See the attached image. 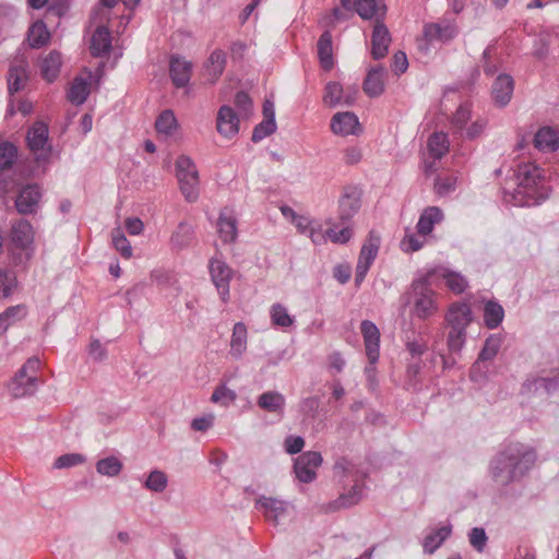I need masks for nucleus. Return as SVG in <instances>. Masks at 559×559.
<instances>
[{"instance_id":"2eb2a0df","label":"nucleus","mask_w":559,"mask_h":559,"mask_svg":"<svg viewBox=\"0 0 559 559\" xmlns=\"http://www.w3.org/2000/svg\"><path fill=\"white\" fill-rule=\"evenodd\" d=\"M513 90L514 81L511 75H498L491 87V96L495 105L498 107L507 106L512 98Z\"/></svg>"},{"instance_id":"49530a36","label":"nucleus","mask_w":559,"mask_h":559,"mask_svg":"<svg viewBox=\"0 0 559 559\" xmlns=\"http://www.w3.org/2000/svg\"><path fill=\"white\" fill-rule=\"evenodd\" d=\"M26 314L23 306L9 307L0 314V334L4 333L11 324L21 320Z\"/></svg>"},{"instance_id":"c03bdc74","label":"nucleus","mask_w":559,"mask_h":559,"mask_svg":"<svg viewBox=\"0 0 559 559\" xmlns=\"http://www.w3.org/2000/svg\"><path fill=\"white\" fill-rule=\"evenodd\" d=\"M177 127L175 114L169 109L162 111L155 121L156 131L166 135H171Z\"/></svg>"},{"instance_id":"864d4df0","label":"nucleus","mask_w":559,"mask_h":559,"mask_svg":"<svg viewBox=\"0 0 559 559\" xmlns=\"http://www.w3.org/2000/svg\"><path fill=\"white\" fill-rule=\"evenodd\" d=\"M237 395L235 391L227 388L225 384L218 385L215 388L211 401L213 403H218L223 406H227L236 400Z\"/></svg>"},{"instance_id":"f704fd0d","label":"nucleus","mask_w":559,"mask_h":559,"mask_svg":"<svg viewBox=\"0 0 559 559\" xmlns=\"http://www.w3.org/2000/svg\"><path fill=\"white\" fill-rule=\"evenodd\" d=\"M48 141V127L37 121L27 132V143L33 152L44 151Z\"/></svg>"},{"instance_id":"4be33fe9","label":"nucleus","mask_w":559,"mask_h":559,"mask_svg":"<svg viewBox=\"0 0 559 559\" xmlns=\"http://www.w3.org/2000/svg\"><path fill=\"white\" fill-rule=\"evenodd\" d=\"M360 209V195L355 188H347L340 200V219L349 221Z\"/></svg>"},{"instance_id":"7ed1b4c3","label":"nucleus","mask_w":559,"mask_h":559,"mask_svg":"<svg viewBox=\"0 0 559 559\" xmlns=\"http://www.w3.org/2000/svg\"><path fill=\"white\" fill-rule=\"evenodd\" d=\"M429 278L426 274L414 280L401 298L404 307L413 305V314L419 320H428L439 312L438 294L431 288Z\"/></svg>"},{"instance_id":"f03ea898","label":"nucleus","mask_w":559,"mask_h":559,"mask_svg":"<svg viewBox=\"0 0 559 559\" xmlns=\"http://www.w3.org/2000/svg\"><path fill=\"white\" fill-rule=\"evenodd\" d=\"M518 180V193L522 194L525 205H538L549 198L551 188L544 169L539 166L532 163L519 165Z\"/></svg>"},{"instance_id":"79ce46f5","label":"nucleus","mask_w":559,"mask_h":559,"mask_svg":"<svg viewBox=\"0 0 559 559\" xmlns=\"http://www.w3.org/2000/svg\"><path fill=\"white\" fill-rule=\"evenodd\" d=\"M123 468V463L115 455L100 459L96 463L98 474L107 477L118 476Z\"/></svg>"},{"instance_id":"8fccbe9b","label":"nucleus","mask_w":559,"mask_h":559,"mask_svg":"<svg viewBox=\"0 0 559 559\" xmlns=\"http://www.w3.org/2000/svg\"><path fill=\"white\" fill-rule=\"evenodd\" d=\"M466 342V331L450 329L447 336L448 350L451 355H459Z\"/></svg>"},{"instance_id":"f257e3e1","label":"nucleus","mask_w":559,"mask_h":559,"mask_svg":"<svg viewBox=\"0 0 559 559\" xmlns=\"http://www.w3.org/2000/svg\"><path fill=\"white\" fill-rule=\"evenodd\" d=\"M536 452L523 443H510L490 463L492 480L499 486L520 480L535 464Z\"/></svg>"},{"instance_id":"ddd939ff","label":"nucleus","mask_w":559,"mask_h":559,"mask_svg":"<svg viewBox=\"0 0 559 559\" xmlns=\"http://www.w3.org/2000/svg\"><path fill=\"white\" fill-rule=\"evenodd\" d=\"M360 332L369 364L374 365L379 359L380 331L372 321L364 320L360 323Z\"/></svg>"},{"instance_id":"13d9d810","label":"nucleus","mask_w":559,"mask_h":559,"mask_svg":"<svg viewBox=\"0 0 559 559\" xmlns=\"http://www.w3.org/2000/svg\"><path fill=\"white\" fill-rule=\"evenodd\" d=\"M326 235L328 239L332 242L344 245L352 239L353 229L349 226H345L340 230H336L334 227H330L326 229Z\"/></svg>"},{"instance_id":"09e8293b","label":"nucleus","mask_w":559,"mask_h":559,"mask_svg":"<svg viewBox=\"0 0 559 559\" xmlns=\"http://www.w3.org/2000/svg\"><path fill=\"white\" fill-rule=\"evenodd\" d=\"M17 157L16 146L8 141L0 142V170L12 167Z\"/></svg>"},{"instance_id":"3c124183","label":"nucleus","mask_w":559,"mask_h":559,"mask_svg":"<svg viewBox=\"0 0 559 559\" xmlns=\"http://www.w3.org/2000/svg\"><path fill=\"white\" fill-rule=\"evenodd\" d=\"M112 243L117 251L124 259L132 257V247L120 228H115L111 233Z\"/></svg>"},{"instance_id":"20e7f679","label":"nucleus","mask_w":559,"mask_h":559,"mask_svg":"<svg viewBox=\"0 0 559 559\" xmlns=\"http://www.w3.org/2000/svg\"><path fill=\"white\" fill-rule=\"evenodd\" d=\"M334 474L338 480L345 483L346 479L354 481L347 493H342L337 500L330 504L331 510L348 508L358 503L362 497V483L365 474L359 471L350 461L342 457L334 464Z\"/></svg>"},{"instance_id":"72a5a7b5","label":"nucleus","mask_w":559,"mask_h":559,"mask_svg":"<svg viewBox=\"0 0 559 559\" xmlns=\"http://www.w3.org/2000/svg\"><path fill=\"white\" fill-rule=\"evenodd\" d=\"M285 397L277 391L262 393L257 401L258 406L269 413L282 414L285 407Z\"/></svg>"},{"instance_id":"cd10ccee","label":"nucleus","mask_w":559,"mask_h":559,"mask_svg":"<svg viewBox=\"0 0 559 559\" xmlns=\"http://www.w3.org/2000/svg\"><path fill=\"white\" fill-rule=\"evenodd\" d=\"M217 233L224 243H231L237 239V219L226 212H221L217 221Z\"/></svg>"},{"instance_id":"774afa93","label":"nucleus","mask_w":559,"mask_h":559,"mask_svg":"<svg viewBox=\"0 0 559 559\" xmlns=\"http://www.w3.org/2000/svg\"><path fill=\"white\" fill-rule=\"evenodd\" d=\"M392 70L396 75L404 73L408 68V61L406 53L403 51H397L393 56L392 60Z\"/></svg>"},{"instance_id":"f3484780","label":"nucleus","mask_w":559,"mask_h":559,"mask_svg":"<svg viewBox=\"0 0 559 559\" xmlns=\"http://www.w3.org/2000/svg\"><path fill=\"white\" fill-rule=\"evenodd\" d=\"M192 63L181 57H173L169 64V74L177 88L186 87L191 79Z\"/></svg>"},{"instance_id":"a18cd8bd","label":"nucleus","mask_w":559,"mask_h":559,"mask_svg":"<svg viewBox=\"0 0 559 559\" xmlns=\"http://www.w3.org/2000/svg\"><path fill=\"white\" fill-rule=\"evenodd\" d=\"M272 323L280 328H288L294 324L295 319L282 304H274L270 309Z\"/></svg>"},{"instance_id":"e433bc0d","label":"nucleus","mask_w":559,"mask_h":559,"mask_svg":"<svg viewBox=\"0 0 559 559\" xmlns=\"http://www.w3.org/2000/svg\"><path fill=\"white\" fill-rule=\"evenodd\" d=\"M318 56L320 63L325 71L333 68L332 35L329 31L323 32L318 40Z\"/></svg>"},{"instance_id":"69168bd1","label":"nucleus","mask_w":559,"mask_h":559,"mask_svg":"<svg viewBox=\"0 0 559 559\" xmlns=\"http://www.w3.org/2000/svg\"><path fill=\"white\" fill-rule=\"evenodd\" d=\"M471 119V109L467 105H461L453 115L452 123L457 129H463Z\"/></svg>"},{"instance_id":"2f4dec72","label":"nucleus","mask_w":559,"mask_h":559,"mask_svg":"<svg viewBox=\"0 0 559 559\" xmlns=\"http://www.w3.org/2000/svg\"><path fill=\"white\" fill-rule=\"evenodd\" d=\"M92 73H88V78L76 76L68 91V99L73 105H83L90 95V82Z\"/></svg>"},{"instance_id":"a19ab883","label":"nucleus","mask_w":559,"mask_h":559,"mask_svg":"<svg viewBox=\"0 0 559 559\" xmlns=\"http://www.w3.org/2000/svg\"><path fill=\"white\" fill-rule=\"evenodd\" d=\"M449 139L443 132H435L428 139V151L435 158L440 159L449 151Z\"/></svg>"},{"instance_id":"393cba45","label":"nucleus","mask_w":559,"mask_h":559,"mask_svg":"<svg viewBox=\"0 0 559 559\" xmlns=\"http://www.w3.org/2000/svg\"><path fill=\"white\" fill-rule=\"evenodd\" d=\"M61 64V53L57 50H51L40 61L41 76L49 83L53 82L59 75Z\"/></svg>"},{"instance_id":"b1692460","label":"nucleus","mask_w":559,"mask_h":559,"mask_svg":"<svg viewBox=\"0 0 559 559\" xmlns=\"http://www.w3.org/2000/svg\"><path fill=\"white\" fill-rule=\"evenodd\" d=\"M501 345H502V338L496 334L490 335L485 341L484 347L481 348L476 362L473 365V367L471 369V378L472 379L475 378V372L477 369L480 368L481 362L492 360L497 356Z\"/></svg>"},{"instance_id":"4468645a","label":"nucleus","mask_w":559,"mask_h":559,"mask_svg":"<svg viewBox=\"0 0 559 559\" xmlns=\"http://www.w3.org/2000/svg\"><path fill=\"white\" fill-rule=\"evenodd\" d=\"M41 191L38 185L23 187L15 200V207L21 214H33L38 209Z\"/></svg>"},{"instance_id":"603ef678","label":"nucleus","mask_w":559,"mask_h":559,"mask_svg":"<svg viewBox=\"0 0 559 559\" xmlns=\"http://www.w3.org/2000/svg\"><path fill=\"white\" fill-rule=\"evenodd\" d=\"M443 278L447 287L454 294H461L467 287V281L464 276L455 272H445Z\"/></svg>"},{"instance_id":"c9c22d12","label":"nucleus","mask_w":559,"mask_h":559,"mask_svg":"<svg viewBox=\"0 0 559 559\" xmlns=\"http://www.w3.org/2000/svg\"><path fill=\"white\" fill-rule=\"evenodd\" d=\"M226 66V55L223 50L216 49L214 50L205 63L206 75L211 83L216 82V80L223 74Z\"/></svg>"},{"instance_id":"58836bf2","label":"nucleus","mask_w":559,"mask_h":559,"mask_svg":"<svg viewBox=\"0 0 559 559\" xmlns=\"http://www.w3.org/2000/svg\"><path fill=\"white\" fill-rule=\"evenodd\" d=\"M504 318L503 307L495 300H489L484 307V322L488 329H496Z\"/></svg>"},{"instance_id":"0e129e2a","label":"nucleus","mask_w":559,"mask_h":559,"mask_svg":"<svg viewBox=\"0 0 559 559\" xmlns=\"http://www.w3.org/2000/svg\"><path fill=\"white\" fill-rule=\"evenodd\" d=\"M312 227L306 236H308L314 245H324L328 240L326 230H323L322 225L313 222Z\"/></svg>"},{"instance_id":"5fc2aeb1","label":"nucleus","mask_w":559,"mask_h":559,"mask_svg":"<svg viewBox=\"0 0 559 559\" xmlns=\"http://www.w3.org/2000/svg\"><path fill=\"white\" fill-rule=\"evenodd\" d=\"M276 130V122L272 119H263L259 124L255 126L252 132L251 140L253 142H260L264 138L271 135Z\"/></svg>"},{"instance_id":"dca6fc26","label":"nucleus","mask_w":559,"mask_h":559,"mask_svg":"<svg viewBox=\"0 0 559 559\" xmlns=\"http://www.w3.org/2000/svg\"><path fill=\"white\" fill-rule=\"evenodd\" d=\"M216 129L218 133L226 138H231L239 131V117L234 109L224 105L219 108L216 119Z\"/></svg>"},{"instance_id":"c85d7f7f","label":"nucleus","mask_w":559,"mask_h":559,"mask_svg":"<svg viewBox=\"0 0 559 559\" xmlns=\"http://www.w3.org/2000/svg\"><path fill=\"white\" fill-rule=\"evenodd\" d=\"M91 53L100 57L109 52L111 48L110 32L106 26H98L91 38Z\"/></svg>"},{"instance_id":"de8ad7c7","label":"nucleus","mask_w":559,"mask_h":559,"mask_svg":"<svg viewBox=\"0 0 559 559\" xmlns=\"http://www.w3.org/2000/svg\"><path fill=\"white\" fill-rule=\"evenodd\" d=\"M168 485V477L165 472L160 469L152 471L146 480L144 481V487L153 492H163Z\"/></svg>"},{"instance_id":"423d86ee","label":"nucleus","mask_w":559,"mask_h":559,"mask_svg":"<svg viewBox=\"0 0 559 559\" xmlns=\"http://www.w3.org/2000/svg\"><path fill=\"white\" fill-rule=\"evenodd\" d=\"M177 178L181 193L188 202H195L199 198V173L192 159L179 156L176 162Z\"/></svg>"},{"instance_id":"e2e57ef3","label":"nucleus","mask_w":559,"mask_h":559,"mask_svg":"<svg viewBox=\"0 0 559 559\" xmlns=\"http://www.w3.org/2000/svg\"><path fill=\"white\" fill-rule=\"evenodd\" d=\"M235 105L243 117H248L252 111V100L246 92L240 91L236 94Z\"/></svg>"},{"instance_id":"1a4fd4ad","label":"nucleus","mask_w":559,"mask_h":559,"mask_svg":"<svg viewBox=\"0 0 559 559\" xmlns=\"http://www.w3.org/2000/svg\"><path fill=\"white\" fill-rule=\"evenodd\" d=\"M210 274L212 282L221 295L222 300L225 302L229 297V283L233 277V270L222 259L213 258L209 263Z\"/></svg>"},{"instance_id":"37998d69","label":"nucleus","mask_w":559,"mask_h":559,"mask_svg":"<svg viewBox=\"0 0 559 559\" xmlns=\"http://www.w3.org/2000/svg\"><path fill=\"white\" fill-rule=\"evenodd\" d=\"M49 39V33L41 21L35 22L28 29L27 40L32 48H40Z\"/></svg>"},{"instance_id":"4c0bfd02","label":"nucleus","mask_w":559,"mask_h":559,"mask_svg":"<svg viewBox=\"0 0 559 559\" xmlns=\"http://www.w3.org/2000/svg\"><path fill=\"white\" fill-rule=\"evenodd\" d=\"M194 238V229L187 222H181L173 233L170 243L173 248L181 250L190 246Z\"/></svg>"},{"instance_id":"bf43d9fd","label":"nucleus","mask_w":559,"mask_h":559,"mask_svg":"<svg viewBox=\"0 0 559 559\" xmlns=\"http://www.w3.org/2000/svg\"><path fill=\"white\" fill-rule=\"evenodd\" d=\"M84 461H85V457L79 453L63 454L55 461L53 467L55 468H69L72 466L80 465V464L84 463Z\"/></svg>"},{"instance_id":"f8f14e48","label":"nucleus","mask_w":559,"mask_h":559,"mask_svg":"<svg viewBox=\"0 0 559 559\" xmlns=\"http://www.w3.org/2000/svg\"><path fill=\"white\" fill-rule=\"evenodd\" d=\"M392 41L391 33L383 21L377 20L373 24L371 35V56L374 60H380L388 55L389 46Z\"/></svg>"},{"instance_id":"338daca9","label":"nucleus","mask_w":559,"mask_h":559,"mask_svg":"<svg viewBox=\"0 0 559 559\" xmlns=\"http://www.w3.org/2000/svg\"><path fill=\"white\" fill-rule=\"evenodd\" d=\"M284 447L288 454H297L304 449L305 440L300 436H288L285 438Z\"/></svg>"},{"instance_id":"ea45409f","label":"nucleus","mask_w":559,"mask_h":559,"mask_svg":"<svg viewBox=\"0 0 559 559\" xmlns=\"http://www.w3.org/2000/svg\"><path fill=\"white\" fill-rule=\"evenodd\" d=\"M451 525H444L424 538L423 547L425 552L433 554L441 544L451 535Z\"/></svg>"},{"instance_id":"052dcab7","label":"nucleus","mask_w":559,"mask_h":559,"mask_svg":"<svg viewBox=\"0 0 559 559\" xmlns=\"http://www.w3.org/2000/svg\"><path fill=\"white\" fill-rule=\"evenodd\" d=\"M320 400L317 396H309L300 402V412L308 418H316L319 413Z\"/></svg>"},{"instance_id":"aec40b11","label":"nucleus","mask_w":559,"mask_h":559,"mask_svg":"<svg viewBox=\"0 0 559 559\" xmlns=\"http://www.w3.org/2000/svg\"><path fill=\"white\" fill-rule=\"evenodd\" d=\"M357 128H359V121L354 112H337L331 119V130L335 134H355Z\"/></svg>"},{"instance_id":"a211bd4d","label":"nucleus","mask_w":559,"mask_h":559,"mask_svg":"<svg viewBox=\"0 0 559 559\" xmlns=\"http://www.w3.org/2000/svg\"><path fill=\"white\" fill-rule=\"evenodd\" d=\"M354 9L364 20H383L386 13L384 0H355Z\"/></svg>"},{"instance_id":"6e6d98bb","label":"nucleus","mask_w":559,"mask_h":559,"mask_svg":"<svg viewBox=\"0 0 559 559\" xmlns=\"http://www.w3.org/2000/svg\"><path fill=\"white\" fill-rule=\"evenodd\" d=\"M343 94V87L337 82H330L325 86V94L323 100L331 107L336 106L341 99Z\"/></svg>"},{"instance_id":"6e6552de","label":"nucleus","mask_w":559,"mask_h":559,"mask_svg":"<svg viewBox=\"0 0 559 559\" xmlns=\"http://www.w3.org/2000/svg\"><path fill=\"white\" fill-rule=\"evenodd\" d=\"M322 461L320 452H304L295 460L294 463L296 477L305 484L313 481L317 477L316 469L322 464Z\"/></svg>"},{"instance_id":"9d476101","label":"nucleus","mask_w":559,"mask_h":559,"mask_svg":"<svg viewBox=\"0 0 559 559\" xmlns=\"http://www.w3.org/2000/svg\"><path fill=\"white\" fill-rule=\"evenodd\" d=\"M29 79L28 61L24 56L16 57L10 63L8 71V90L12 95L22 91Z\"/></svg>"},{"instance_id":"bb28decb","label":"nucleus","mask_w":559,"mask_h":559,"mask_svg":"<svg viewBox=\"0 0 559 559\" xmlns=\"http://www.w3.org/2000/svg\"><path fill=\"white\" fill-rule=\"evenodd\" d=\"M11 237L16 247L25 249L34 240L33 226L26 219H20L13 224Z\"/></svg>"},{"instance_id":"c756f323","label":"nucleus","mask_w":559,"mask_h":559,"mask_svg":"<svg viewBox=\"0 0 559 559\" xmlns=\"http://www.w3.org/2000/svg\"><path fill=\"white\" fill-rule=\"evenodd\" d=\"M443 219V213L441 209L437 206H429L424 210L421 213L418 223H417V231L420 236L429 235L435 224L440 223Z\"/></svg>"},{"instance_id":"7c9ffc66","label":"nucleus","mask_w":559,"mask_h":559,"mask_svg":"<svg viewBox=\"0 0 559 559\" xmlns=\"http://www.w3.org/2000/svg\"><path fill=\"white\" fill-rule=\"evenodd\" d=\"M248 331L247 326L242 322H237L234 325L233 334L230 338L229 354L239 359L242 357L247 349Z\"/></svg>"},{"instance_id":"0eeeda50","label":"nucleus","mask_w":559,"mask_h":559,"mask_svg":"<svg viewBox=\"0 0 559 559\" xmlns=\"http://www.w3.org/2000/svg\"><path fill=\"white\" fill-rule=\"evenodd\" d=\"M380 243V236L376 231L371 230L362 245L358 257L355 274V282L357 285H360L364 282L371 264L378 255Z\"/></svg>"},{"instance_id":"4d7b16f0","label":"nucleus","mask_w":559,"mask_h":559,"mask_svg":"<svg viewBox=\"0 0 559 559\" xmlns=\"http://www.w3.org/2000/svg\"><path fill=\"white\" fill-rule=\"evenodd\" d=\"M16 286V278L13 272L0 271V296L9 297Z\"/></svg>"},{"instance_id":"412c9836","label":"nucleus","mask_w":559,"mask_h":559,"mask_svg":"<svg viewBox=\"0 0 559 559\" xmlns=\"http://www.w3.org/2000/svg\"><path fill=\"white\" fill-rule=\"evenodd\" d=\"M533 142L538 151L552 153L559 148V132L551 127H543L536 132Z\"/></svg>"},{"instance_id":"a878e982","label":"nucleus","mask_w":559,"mask_h":559,"mask_svg":"<svg viewBox=\"0 0 559 559\" xmlns=\"http://www.w3.org/2000/svg\"><path fill=\"white\" fill-rule=\"evenodd\" d=\"M522 389L527 393L544 391L549 394L559 389V372L554 377H536L527 379L523 383Z\"/></svg>"},{"instance_id":"6ab92c4d","label":"nucleus","mask_w":559,"mask_h":559,"mask_svg":"<svg viewBox=\"0 0 559 559\" xmlns=\"http://www.w3.org/2000/svg\"><path fill=\"white\" fill-rule=\"evenodd\" d=\"M385 69L383 66L371 68L362 83V90L369 97H379L384 92Z\"/></svg>"},{"instance_id":"680f3d73","label":"nucleus","mask_w":559,"mask_h":559,"mask_svg":"<svg viewBox=\"0 0 559 559\" xmlns=\"http://www.w3.org/2000/svg\"><path fill=\"white\" fill-rule=\"evenodd\" d=\"M469 537V544L473 546L474 549L481 552L487 544V535L484 528L481 527H474L468 534Z\"/></svg>"},{"instance_id":"5701e85b","label":"nucleus","mask_w":559,"mask_h":559,"mask_svg":"<svg viewBox=\"0 0 559 559\" xmlns=\"http://www.w3.org/2000/svg\"><path fill=\"white\" fill-rule=\"evenodd\" d=\"M257 508L264 512L265 518L277 524L280 518L286 512L287 503L271 497H261L255 502Z\"/></svg>"},{"instance_id":"39448f33","label":"nucleus","mask_w":559,"mask_h":559,"mask_svg":"<svg viewBox=\"0 0 559 559\" xmlns=\"http://www.w3.org/2000/svg\"><path fill=\"white\" fill-rule=\"evenodd\" d=\"M40 367V360L37 357L29 358L16 372L10 385L14 397H24L36 392L39 383L37 372Z\"/></svg>"},{"instance_id":"9b49d317","label":"nucleus","mask_w":559,"mask_h":559,"mask_svg":"<svg viewBox=\"0 0 559 559\" xmlns=\"http://www.w3.org/2000/svg\"><path fill=\"white\" fill-rule=\"evenodd\" d=\"M473 321L471 306L466 302H453L445 314V322L452 330L466 331Z\"/></svg>"},{"instance_id":"473e14b6","label":"nucleus","mask_w":559,"mask_h":559,"mask_svg":"<svg viewBox=\"0 0 559 559\" xmlns=\"http://www.w3.org/2000/svg\"><path fill=\"white\" fill-rule=\"evenodd\" d=\"M424 35L428 41H449L456 35V29L450 24L430 23L425 25Z\"/></svg>"}]
</instances>
